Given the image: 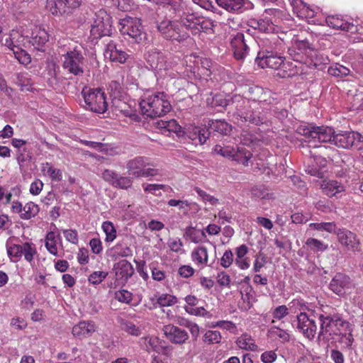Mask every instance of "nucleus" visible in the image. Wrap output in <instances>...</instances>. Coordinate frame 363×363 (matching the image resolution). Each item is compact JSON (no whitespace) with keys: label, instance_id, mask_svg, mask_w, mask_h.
<instances>
[{"label":"nucleus","instance_id":"obj_1","mask_svg":"<svg viewBox=\"0 0 363 363\" xmlns=\"http://www.w3.org/2000/svg\"><path fill=\"white\" fill-rule=\"evenodd\" d=\"M318 319L320 330L317 340L319 343L328 344L334 337L340 336V332L349 330L350 327V323L338 313L320 314Z\"/></svg>","mask_w":363,"mask_h":363},{"label":"nucleus","instance_id":"obj_2","mask_svg":"<svg viewBox=\"0 0 363 363\" xmlns=\"http://www.w3.org/2000/svg\"><path fill=\"white\" fill-rule=\"evenodd\" d=\"M143 115L147 118H157L166 115L172 110L170 102L164 92H157L140 102Z\"/></svg>","mask_w":363,"mask_h":363},{"label":"nucleus","instance_id":"obj_3","mask_svg":"<svg viewBox=\"0 0 363 363\" xmlns=\"http://www.w3.org/2000/svg\"><path fill=\"white\" fill-rule=\"evenodd\" d=\"M296 133L306 138L319 143H330L333 144L335 135L334 129L329 126H317L313 123L300 125L296 128Z\"/></svg>","mask_w":363,"mask_h":363},{"label":"nucleus","instance_id":"obj_4","mask_svg":"<svg viewBox=\"0 0 363 363\" xmlns=\"http://www.w3.org/2000/svg\"><path fill=\"white\" fill-rule=\"evenodd\" d=\"M82 94L85 103V108L96 113H104L106 111L108 104L104 92L101 89H91L85 86Z\"/></svg>","mask_w":363,"mask_h":363},{"label":"nucleus","instance_id":"obj_5","mask_svg":"<svg viewBox=\"0 0 363 363\" xmlns=\"http://www.w3.org/2000/svg\"><path fill=\"white\" fill-rule=\"evenodd\" d=\"M157 28L162 36L169 40L181 43L189 38L188 33L182 30L178 21L165 19L158 23Z\"/></svg>","mask_w":363,"mask_h":363},{"label":"nucleus","instance_id":"obj_6","mask_svg":"<svg viewBox=\"0 0 363 363\" xmlns=\"http://www.w3.org/2000/svg\"><path fill=\"white\" fill-rule=\"evenodd\" d=\"M94 24L91 29V35L94 38L112 35V18L104 10L99 11L96 14Z\"/></svg>","mask_w":363,"mask_h":363},{"label":"nucleus","instance_id":"obj_7","mask_svg":"<svg viewBox=\"0 0 363 363\" xmlns=\"http://www.w3.org/2000/svg\"><path fill=\"white\" fill-rule=\"evenodd\" d=\"M256 62L262 68L269 67L277 69L281 66L283 68H286L287 65L290 67H296V65H293V62H284L281 56H278L268 50L259 51L256 57Z\"/></svg>","mask_w":363,"mask_h":363},{"label":"nucleus","instance_id":"obj_8","mask_svg":"<svg viewBox=\"0 0 363 363\" xmlns=\"http://www.w3.org/2000/svg\"><path fill=\"white\" fill-rule=\"evenodd\" d=\"M82 0H47L46 9L55 16H68L79 7Z\"/></svg>","mask_w":363,"mask_h":363},{"label":"nucleus","instance_id":"obj_9","mask_svg":"<svg viewBox=\"0 0 363 363\" xmlns=\"http://www.w3.org/2000/svg\"><path fill=\"white\" fill-rule=\"evenodd\" d=\"M64 57L63 68L65 69L75 76L84 74V57L80 51L74 49L67 52Z\"/></svg>","mask_w":363,"mask_h":363},{"label":"nucleus","instance_id":"obj_10","mask_svg":"<svg viewBox=\"0 0 363 363\" xmlns=\"http://www.w3.org/2000/svg\"><path fill=\"white\" fill-rule=\"evenodd\" d=\"M363 136L359 133L345 131L335 134L333 138V144L337 147L348 149L354 146L357 149L361 148Z\"/></svg>","mask_w":363,"mask_h":363},{"label":"nucleus","instance_id":"obj_11","mask_svg":"<svg viewBox=\"0 0 363 363\" xmlns=\"http://www.w3.org/2000/svg\"><path fill=\"white\" fill-rule=\"evenodd\" d=\"M7 253L9 257H14L18 261L23 255L25 259L30 262L33 259V256L36 253L35 247L32 243L25 242L22 245L18 244H12L9 240L6 242Z\"/></svg>","mask_w":363,"mask_h":363},{"label":"nucleus","instance_id":"obj_12","mask_svg":"<svg viewBox=\"0 0 363 363\" xmlns=\"http://www.w3.org/2000/svg\"><path fill=\"white\" fill-rule=\"evenodd\" d=\"M297 329L307 339L313 340L317 332V325L315 320L311 318L306 313H301L296 316Z\"/></svg>","mask_w":363,"mask_h":363},{"label":"nucleus","instance_id":"obj_13","mask_svg":"<svg viewBox=\"0 0 363 363\" xmlns=\"http://www.w3.org/2000/svg\"><path fill=\"white\" fill-rule=\"evenodd\" d=\"M339 242L348 250L359 252L361 250L360 242L355 233L345 228H338L335 233Z\"/></svg>","mask_w":363,"mask_h":363},{"label":"nucleus","instance_id":"obj_14","mask_svg":"<svg viewBox=\"0 0 363 363\" xmlns=\"http://www.w3.org/2000/svg\"><path fill=\"white\" fill-rule=\"evenodd\" d=\"M353 287L350 277L343 273H337L330 283V289L338 296H343Z\"/></svg>","mask_w":363,"mask_h":363},{"label":"nucleus","instance_id":"obj_15","mask_svg":"<svg viewBox=\"0 0 363 363\" xmlns=\"http://www.w3.org/2000/svg\"><path fill=\"white\" fill-rule=\"evenodd\" d=\"M147 65L151 69L159 71L167 69V58L165 55L157 48L149 50L145 54Z\"/></svg>","mask_w":363,"mask_h":363},{"label":"nucleus","instance_id":"obj_16","mask_svg":"<svg viewBox=\"0 0 363 363\" xmlns=\"http://www.w3.org/2000/svg\"><path fill=\"white\" fill-rule=\"evenodd\" d=\"M217 4L233 13H241L251 9L253 4L249 0H216Z\"/></svg>","mask_w":363,"mask_h":363},{"label":"nucleus","instance_id":"obj_17","mask_svg":"<svg viewBox=\"0 0 363 363\" xmlns=\"http://www.w3.org/2000/svg\"><path fill=\"white\" fill-rule=\"evenodd\" d=\"M162 330L166 337L174 344H184L189 338L186 330L173 325H164Z\"/></svg>","mask_w":363,"mask_h":363},{"label":"nucleus","instance_id":"obj_18","mask_svg":"<svg viewBox=\"0 0 363 363\" xmlns=\"http://www.w3.org/2000/svg\"><path fill=\"white\" fill-rule=\"evenodd\" d=\"M104 56L112 62L123 64L125 62L128 55L121 49H119L116 42L110 40L104 50Z\"/></svg>","mask_w":363,"mask_h":363},{"label":"nucleus","instance_id":"obj_19","mask_svg":"<svg viewBox=\"0 0 363 363\" xmlns=\"http://www.w3.org/2000/svg\"><path fill=\"white\" fill-rule=\"evenodd\" d=\"M113 270L115 271L116 279L121 280L122 282H127L134 274L133 265L126 259H122L115 263Z\"/></svg>","mask_w":363,"mask_h":363},{"label":"nucleus","instance_id":"obj_20","mask_svg":"<svg viewBox=\"0 0 363 363\" xmlns=\"http://www.w3.org/2000/svg\"><path fill=\"white\" fill-rule=\"evenodd\" d=\"M190 139L195 145H203L209 138L210 132L206 128H201L199 127H193L189 128L186 132L183 131L182 136Z\"/></svg>","mask_w":363,"mask_h":363},{"label":"nucleus","instance_id":"obj_21","mask_svg":"<svg viewBox=\"0 0 363 363\" xmlns=\"http://www.w3.org/2000/svg\"><path fill=\"white\" fill-rule=\"evenodd\" d=\"M234 56L237 60H242L248 53L249 48L245 40L244 34L238 33L231 40Z\"/></svg>","mask_w":363,"mask_h":363},{"label":"nucleus","instance_id":"obj_22","mask_svg":"<svg viewBox=\"0 0 363 363\" xmlns=\"http://www.w3.org/2000/svg\"><path fill=\"white\" fill-rule=\"evenodd\" d=\"M327 25L334 29H339L347 32H356L357 26L352 23L345 21L339 16H328L325 18Z\"/></svg>","mask_w":363,"mask_h":363},{"label":"nucleus","instance_id":"obj_23","mask_svg":"<svg viewBox=\"0 0 363 363\" xmlns=\"http://www.w3.org/2000/svg\"><path fill=\"white\" fill-rule=\"evenodd\" d=\"M249 93L250 94V99L254 101L271 104L274 101L272 97V92L260 86L250 88Z\"/></svg>","mask_w":363,"mask_h":363},{"label":"nucleus","instance_id":"obj_24","mask_svg":"<svg viewBox=\"0 0 363 363\" xmlns=\"http://www.w3.org/2000/svg\"><path fill=\"white\" fill-rule=\"evenodd\" d=\"M147 164V158L138 156L128 161L126 168L130 174L135 177H140L144 167Z\"/></svg>","mask_w":363,"mask_h":363},{"label":"nucleus","instance_id":"obj_25","mask_svg":"<svg viewBox=\"0 0 363 363\" xmlns=\"http://www.w3.org/2000/svg\"><path fill=\"white\" fill-rule=\"evenodd\" d=\"M48 34L45 29L36 27L32 32L29 43L37 50L40 48L48 41Z\"/></svg>","mask_w":363,"mask_h":363},{"label":"nucleus","instance_id":"obj_26","mask_svg":"<svg viewBox=\"0 0 363 363\" xmlns=\"http://www.w3.org/2000/svg\"><path fill=\"white\" fill-rule=\"evenodd\" d=\"M209 132H217L223 135H229L233 130V126L225 120H211L208 123Z\"/></svg>","mask_w":363,"mask_h":363},{"label":"nucleus","instance_id":"obj_27","mask_svg":"<svg viewBox=\"0 0 363 363\" xmlns=\"http://www.w3.org/2000/svg\"><path fill=\"white\" fill-rule=\"evenodd\" d=\"M96 330L94 323L82 321L72 328V334L79 338L90 336Z\"/></svg>","mask_w":363,"mask_h":363},{"label":"nucleus","instance_id":"obj_28","mask_svg":"<svg viewBox=\"0 0 363 363\" xmlns=\"http://www.w3.org/2000/svg\"><path fill=\"white\" fill-rule=\"evenodd\" d=\"M200 20H201V17L190 13L180 18V25L181 27H185L187 30H191L192 34L196 35L199 33Z\"/></svg>","mask_w":363,"mask_h":363},{"label":"nucleus","instance_id":"obj_29","mask_svg":"<svg viewBox=\"0 0 363 363\" xmlns=\"http://www.w3.org/2000/svg\"><path fill=\"white\" fill-rule=\"evenodd\" d=\"M321 189L330 197L336 196L337 194L345 191L344 186L335 180L323 181Z\"/></svg>","mask_w":363,"mask_h":363},{"label":"nucleus","instance_id":"obj_30","mask_svg":"<svg viewBox=\"0 0 363 363\" xmlns=\"http://www.w3.org/2000/svg\"><path fill=\"white\" fill-rule=\"evenodd\" d=\"M248 25L266 33H273L274 30V24L269 20L251 18L248 21Z\"/></svg>","mask_w":363,"mask_h":363},{"label":"nucleus","instance_id":"obj_31","mask_svg":"<svg viewBox=\"0 0 363 363\" xmlns=\"http://www.w3.org/2000/svg\"><path fill=\"white\" fill-rule=\"evenodd\" d=\"M123 35H127L135 40V42L140 43L142 40L143 33L139 26H133V23H128L123 25L121 29Z\"/></svg>","mask_w":363,"mask_h":363},{"label":"nucleus","instance_id":"obj_32","mask_svg":"<svg viewBox=\"0 0 363 363\" xmlns=\"http://www.w3.org/2000/svg\"><path fill=\"white\" fill-rule=\"evenodd\" d=\"M353 340L354 338L350 326L349 330H342V332H340V336H336L334 337V340H331L330 342L331 344L339 342L342 344L343 347L348 348L352 345Z\"/></svg>","mask_w":363,"mask_h":363},{"label":"nucleus","instance_id":"obj_33","mask_svg":"<svg viewBox=\"0 0 363 363\" xmlns=\"http://www.w3.org/2000/svg\"><path fill=\"white\" fill-rule=\"evenodd\" d=\"M234 155L233 160L244 166L248 165V162L252 157V152L245 147H237Z\"/></svg>","mask_w":363,"mask_h":363},{"label":"nucleus","instance_id":"obj_34","mask_svg":"<svg viewBox=\"0 0 363 363\" xmlns=\"http://www.w3.org/2000/svg\"><path fill=\"white\" fill-rule=\"evenodd\" d=\"M184 236L188 237L194 243L203 242L206 235L203 230H196L194 228L189 226L185 230Z\"/></svg>","mask_w":363,"mask_h":363},{"label":"nucleus","instance_id":"obj_35","mask_svg":"<svg viewBox=\"0 0 363 363\" xmlns=\"http://www.w3.org/2000/svg\"><path fill=\"white\" fill-rule=\"evenodd\" d=\"M40 208L37 204L33 202L27 203L23 207V213H21L20 217L24 220H29L35 217L39 212Z\"/></svg>","mask_w":363,"mask_h":363},{"label":"nucleus","instance_id":"obj_36","mask_svg":"<svg viewBox=\"0 0 363 363\" xmlns=\"http://www.w3.org/2000/svg\"><path fill=\"white\" fill-rule=\"evenodd\" d=\"M243 118L245 121H247L255 125H259L266 122V118H264L259 112L257 111H247L243 114Z\"/></svg>","mask_w":363,"mask_h":363},{"label":"nucleus","instance_id":"obj_37","mask_svg":"<svg viewBox=\"0 0 363 363\" xmlns=\"http://www.w3.org/2000/svg\"><path fill=\"white\" fill-rule=\"evenodd\" d=\"M206 101L207 104L213 108H225L228 105V101L221 94H216L208 97Z\"/></svg>","mask_w":363,"mask_h":363},{"label":"nucleus","instance_id":"obj_38","mask_svg":"<svg viewBox=\"0 0 363 363\" xmlns=\"http://www.w3.org/2000/svg\"><path fill=\"white\" fill-rule=\"evenodd\" d=\"M238 345L241 349L246 350L255 351L257 347L251 337L247 335H244L239 338Z\"/></svg>","mask_w":363,"mask_h":363},{"label":"nucleus","instance_id":"obj_39","mask_svg":"<svg viewBox=\"0 0 363 363\" xmlns=\"http://www.w3.org/2000/svg\"><path fill=\"white\" fill-rule=\"evenodd\" d=\"M213 150L218 155H220L226 158H233V156L235 154L236 148L230 147V146H221L220 145H216Z\"/></svg>","mask_w":363,"mask_h":363},{"label":"nucleus","instance_id":"obj_40","mask_svg":"<svg viewBox=\"0 0 363 363\" xmlns=\"http://www.w3.org/2000/svg\"><path fill=\"white\" fill-rule=\"evenodd\" d=\"M192 259L200 264H205L208 261L207 249L205 247H199L193 251L191 254Z\"/></svg>","mask_w":363,"mask_h":363},{"label":"nucleus","instance_id":"obj_41","mask_svg":"<svg viewBox=\"0 0 363 363\" xmlns=\"http://www.w3.org/2000/svg\"><path fill=\"white\" fill-rule=\"evenodd\" d=\"M310 226L318 230H325L334 233H336L338 229L334 222L311 223Z\"/></svg>","mask_w":363,"mask_h":363},{"label":"nucleus","instance_id":"obj_42","mask_svg":"<svg viewBox=\"0 0 363 363\" xmlns=\"http://www.w3.org/2000/svg\"><path fill=\"white\" fill-rule=\"evenodd\" d=\"M102 229L106 233V241L112 242L116 237V230L110 221H105L102 224Z\"/></svg>","mask_w":363,"mask_h":363},{"label":"nucleus","instance_id":"obj_43","mask_svg":"<svg viewBox=\"0 0 363 363\" xmlns=\"http://www.w3.org/2000/svg\"><path fill=\"white\" fill-rule=\"evenodd\" d=\"M251 194L252 197L265 199L269 197V190L264 185H257L251 189Z\"/></svg>","mask_w":363,"mask_h":363},{"label":"nucleus","instance_id":"obj_44","mask_svg":"<svg viewBox=\"0 0 363 363\" xmlns=\"http://www.w3.org/2000/svg\"><path fill=\"white\" fill-rule=\"evenodd\" d=\"M108 89L110 90L111 95L113 97V100L112 101L113 105H115L116 102L121 103L118 99H117L121 94L122 87L121 84L117 81H111L109 84Z\"/></svg>","mask_w":363,"mask_h":363},{"label":"nucleus","instance_id":"obj_45","mask_svg":"<svg viewBox=\"0 0 363 363\" xmlns=\"http://www.w3.org/2000/svg\"><path fill=\"white\" fill-rule=\"evenodd\" d=\"M306 244L313 251L323 252L328 249V245H325L323 242L320 240L312 238L307 239Z\"/></svg>","mask_w":363,"mask_h":363},{"label":"nucleus","instance_id":"obj_46","mask_svg":"<svg viewBox=\"0 0 363 363\" xmlns=\"http://www.w3.org/2000/svg\"><path fill=\"white\" fill-rule=\"evenodd\" d=\"M221 335L218 331L208 330L203 335V341L208 344H215L220 342Z\"/></svg>","mask_w":363,"mask_h":363},{"label":"nucleus","instance_id":"obj_47","mask_svg":"<svg viewBox=\"0 0 363 363\" xmlns=\"http://www.w3.org/2000/svg\"><path fill=\"white\" fill-rule=\"evenodd\" d=\"M132 184L133 180L130 177L118 175L113 186L122 189H128L132 186Z\"/></svg>","mask_w":363,"mask_h":363},{"label":"nucleus","instance_id":"obj_48","mask_svg":"<svg viewBox=\"0 0 363 363\" xmlns=\"http://www.w3.org/2000/svg\"><path fill=\"white\" fill-rule=\"evenodd\" d=\"M108 275V272H102V271H96L92 272L89 278L88 281L89 283L97 285L99 284L104 280Z\"/></svg>","mask_w":363,"mask_h":363},{"label":"nucleus","instance_id":"obj_49","mask_svg":"<svg viewBox=\"0 0 363 363\" xmlns=\"http://www.w3.org/2000/svg\"><path fill=\"white\" fill-rule=\"evenodd\" d=\"M177 302L175 296L169 294H162L157 299V303L160 306H173Z\"/></svg>","mask_w":363,"mask_h":363},{"label":"nucleus","instance_id":"obj_50","mask_svg":"<svg viewBox=\"0 0 363 363\" xmlns=\"http://www.w3.org/2000/svg\"><path fill=\"white\" fill-rule=\"evenodd\" d=\"M328 73L335 77L347 76L350 73V69L342 65H336L335 67H330Z\"/></svg>","mask_w":363,"mask_h":363},{"label":"nucleus","instance_id":"obj_51","mask_svg":"<svg viewBox=\"0 0 363 363\" xmlns=\"http://www.w3.org/2000/svg\"><path fill=\"white\" fill-rule=\"evenodd\" d=\"M272 337H279L284 342L290 340V335L285 330L279 328H273L269 330Z\"/></svg>","mask_w":363,"mask_h":363},{"label":"nucleus","instance_id":"obj_52","mask_svg":"<svg viewBox=\"0 0 363 363\" xmlns=\"http://www.w3.org/2000/svg\"><path fill=\"white\" fill-rule=\"evenodd\" d=\"M123 330L131 335L138 336L140 335V330L131 322H124L122 324Z\"/></svg>","mask_w":363,"mask_h":363},{"label":"nucleus","instance_id":"obj_53","mask_svg":"<svg viewBox=\"0 0 363 363\" xmlns=\"http://www.w3.org/2000/svg\"><path fill=\"white\" fill-rule=\"evenodd\" d=\"M115 298L120 302L129 303L132 301V294L126 290L116 291Z\"/></svg>","mask_w":363,"mask_h":363},{"label":"nucleus","instance_id":"obj_54","mask_svg":"<svg viewBox=\"0 0 363 363\" xmlns=\"http://www.w3.org/2000/svg\"><path fill=\"white\" fill-rule=\"evenodd\" d=\"M11 33L15 48H16L17 50H20V47L25 43V37L21 35L18 31L13 30L11 32Z\"/></svg>","mask_w":363,"mask_h":363},{"label":"nucleus","instance_id":"obj_55","mask_svg":"<svg viewBox=\"0 0 363 363\" xmlns=\"http://www.w3.org/2000/svg\"><path fill=\"white\" fill-rule=\"evenodd\" d=\"M233 262V254L230 250H226L220 259V265L224 268L229 267Z\"/></svg>","mask_w":363,"mask_h":363},{"label":"nucleus","instance_id":"obj_56","mask_svg":"<svg viewBox=\"0 0 363 363\" xmlns=\"http://www.w3.org/2000/svg\"><path fill=\"white\" fill-rule=\"evenodd\" d=\"M167 131L177 133L178 136H182L183 131L182 127L175 120L167 121Z\"/></svg>","mask_w":363,"mask_h":363},{"label":"nucleus","instance_id":"obj_57","mask_svg":"<svg viewBox=\"0 0 363 363\" xmlns=\"http://www.w3.org/2000/svg\"><path fill=\"white\" fill-rule=\"evenodd\" d=\"M31 158V153L29 151H28L26 147L23 148L22 150H18L17 160L20 164L26 162L30 161Z\"/></svg>","mask_w":363,"mask_h":363},{"label":"nucleus","instance_id":"obj_58","mask_svg":"<svg viewBox=\"0 0 363 363\" xmlns=\"http://www.w3.org/2000/svg\"><path fill=\"white\" fill-rule=\"evenodd\" d=\"M289 314V309L285 305L279 306L277 307L273 313V317L274 318H277L278 320H281L284 316L287 315Z\"/></svg>","mask_w":363,"mask_h":363},{"label":"nucleus","instance_id":"obj_59","mask_svg":"<svg viewBox=\"0 0 363 363\" xmlns=\"http://www.w3.org/2000/svg\"><path fill=\"white\" fill-rule=\"evenodd\" d=\"M213 62L208 58H203L201 60V66L203 69L202 74L205 76L209 77L211 74V67Z\"/></svg>","mask_w":363,"mask_h":363},{"label":"nucleus","instance_id":"obj_60","mask_svg":"<svg viewBox=\"0 0 363 363\" xmlns=\"http://www.w3.org/2000/svg\"><path fill=\"white\" fill-rule=\"evenodd\" d=\"M63 234L68 242L73 244H77L78 242V233L76 230H65L63 231Z\"/></svg>","mask_w":363,"mask_h":363},{"label":"nucleus","instance_id":"obj_61","mask_svg":"<svg viewBox=\"0 0 363 363\" xmlns=\"http://www.w3.org/2000/svg\"><path fill=\"white\" fill-rule=\"evenodd\" d=\"M118 175V174L113 170L105 169L102 173V178L113 186Z\"/></svg>","mask_w":363,"mask_h":363},{"label":"nucleus","instance_id":"obj_62","mask_svg":"<svg viewBox=\"0 0 363 363\" xmlns=\"http://www.w3.org/2000/svg\"><path fill=\"white\" fill-rule=\"evenodd\" d=\"M185 326L189 330L194 341H196L199 335V327L197 324L187 321Z\"/></svg>","mask_w":363,"mask_h":363},{"label":"nucleus","instance_id":"obj_63","mask_svg":"<svg viewBox=\"0 0 363 363\" xmlns=\"http://www.w3.org/2000/svg\"><path fill=\"white\" fill-rule=\"evenodd\" d=\"M91 251L94 254H99L101 252L103 247L101 241L99 238H92L89 242Z\"/></svg>","mask_w":363,"mask_h":363},{"label":"nucleus","instance_id":"obj_64","mask_svg":"<svg viewBox=\"0 0 363 363\" xmlns=\"http://www.w3.org/2000/svg\"><path fill=\"white\" fill-rule=\"evenodd\" d=\"M48 174L52 181L60 182L62 179V172L59 169L49 167Z\"/></svg>","mask_w":363,"mask_h":363}]
</instances>
